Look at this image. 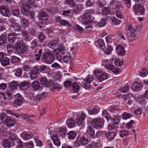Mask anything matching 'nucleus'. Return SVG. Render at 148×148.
I'll return each mask as SVG.
<instances>
[{
  "label": "nucleus",
  "instance_id": "obj_1",
  "mask_svg": "<svg viewBox=\"0 0 148 148\" xmlns=\"http://www.w3.org/2000/svg\"><path fill=\"white\" fill-rule=\"evenodd\" d=\"M104 120L101 118H94L92 120V126L97 129L102 128L104 125Z\"/></svg>",
  "mask_w": 148,
  "mask_h": 148
},
{
  "label": "nucleus",
  "instance_id": "obj_2",
  "mask_svg": "<svg viewBox=\"0 0 148 148\" xmlns=\"http://www.w3.org/2000/svg\"><path fill=\"white\" fill-rule=\"evenodd\" d=\"M133 10L138 15H144L145 13V9L143 3L135 5L133 7Z\"/></svg>",
  "mask_w": 148,
  "mask_h": 148
},
{
  "label": "nucleus",
  "instance_id": "obj_3",
  "mask_svg": "<svg viewBox=\"0 0 148 148\" xmlns=\"http://www.w3.org/2000/svg\"><path fill=\"white\" fill-rule=\"evenodd\" d=\"M42 56L43 60L48 64H51L54 60L53 56L50 52H47L43 54Z\"/></svg>",
  "mask_w": 148,
  "mask_h": 148
},
{
  "label": "nucleus",
  "instance_id": "obj_4",
  "mask_svg": "<svg viewBox=\"0 0 148 148\" xmlns=\"http://www.w3.org/2000/svg\"><path fill=\"white\" fill-rule=\"evenodd\" d=\"M95 75L100 82L106 79L109 77V75L106 73L102 72L101 71L96 70Z\"/></svg>",
  "mask_w": 148,
  "mask_h": 148
},
{
  "label": "nucleus",
  "instance_id": "obj_5",
  "mask_svg": "<svg viewBox=\"0 0 148 148\" xmlns=\"http://www.w3.org/2000/svg\"><path fill=\"white\" fill-rule=\"evenodd\" d=\"M94 77L93 76H89L86 79H83L84 82L82 83L81 86L86 90L88 89L90 87V83L93 80Z\"/></svg>",
  "mask_w": 148,
  "mask_h": 148
},
{
  "label": "nucleus",
  "instance_id": "obj_6",
  "mask_svg": "<svg viewBox=\"0 0 148 148\" xmlns=\"http://www.w3.org/2000/svg\"><path fill=\"white\" fill-rule=\"evenodd\" d=\"M108 5L114 9L123 8L121 2L118 0H112Z\"/></svg>",
  "mask_w": 148,
  "mask_h": 148
},
{
  "label": "nucleus",
  "instance_id": "obj_7",
  "mask_svg": "<svg viewBox=\"0 0 148 148\" xmlns=\"http://www.w3.org/2000/svg\"><path fill=\"white\" fill-rule=\"evenodd\" d=\"M15 99L13 101V104L18 106L21 105L23 103V99L22 96L18 93L15 95Z\"/></svg>",
  "mask_w": 148,
  "mask_h": 148
},
{
  "label": "nucleus",
  "instance_id": "obj_8",
  "mask_svg": "<svg viewBox=\"0 0 148 148\" xmlns=\"http://www.w3.org/2000/svg\"><path fill=\"white\" fill-rule=\"evenodd\" d=\"M39 73L38 71V69L36 66L30 71V77L32 80H33L38 77V75Z\"/></svg>",
  "mask_w": 148,
  "mask_h": 148
},
{
  "label": "nucleus",
  "instance_id": "obj_9",
  "mask_svg": "<svg viewBox=\"0 0 148 148\" xmlns=\"http://www.w3.org/2000/svg\"><path fill=\"white\" fill-rule=\"evenodd\" d=\"M47 16V14L46 12L44 11L40 12L37 17L38 20H39V23H41L42 25H44V23L46 22L47 20L43 19V18Z\"/></svg>",
  "mask_w": 148,
  "mask_h": 148
},
{
  "label": "nucleus",
  "instance_id": "obj_10",
  "mask_svg": "<svg viewBox=\"0 0 148 148\" xmlns=\"http://www.w3.org/2000/svg\"><path fill=\"white\" fill-rule=\"evenodd\" d=\"M10 8L12 15L18 17L20 14L19 9L18 7L14 5L11 4Z\"/></svg>",
  "mask_w": 148,
  "mask_h": 148
},
{
  "label": "nucleus",
  "instance_id": "obj_11",
  "mask_svg": "<svg viewBox=\"0 0 148 148\" xmlns=\"http://www.w3.org/2000/svg\"><path fill=\"white\" fill-rule=\"evenodd\" d=\"M106 68L113 72L115 74H117L119 73V70L114 65L110 64H108L105 66Z\"/></svg>",
  "mask_w": 148,
  "mask_h": 148
},
{
  "label": "nucleus",
  "instance_id": "obj_12",
  "mask_svg": "<svg viewBox=\"0 0 148 148\" xmlns=\"http://www.w3.org/2000/svg\"><path fill=\"white\" fill-rule=\"evenodd\" d=\"M0 13L2 15L7 17L9 16V10L5 6H1L0 8Z\"/></svg>",
  "mask_w": 148,
  "mask_h": 148
},
{
  "label": "nucleus",
  "instance_id": "obj_13",
  "mask_svg": "<svg viewBox=\"0 0 148 148\" xmlns=\"http://www.w3.org/2000/svg\"><path fill=\"white\" fill-rule=\"evenodd\" d=\"M16 123V121L14 119L11 117L9 116L4 123L5 124L7 127H11L15 125Z\"/></svg>",
  "mask_w": 148,
  "mask_h": 148
},
{
  "label": "nucleus",
  "instance_id": "obj_14",
  "mask_svg": "<svg viewBox=\"0 0 148 148\" xmlns=\"http://www.w3.org/2000/svg\"><path fill=\"white\" fill-rule=\"evenodd\" d=\"M29 7L27 4H23L21 6V11L23 14L27 16L29 15Z\"/></svg>",
  "mask_w": 148,
  "mask_h": 148
},
{
  "label": "nucleus",
  "instance_id": "obj_15",
  "mask_svg": "<svg viewBox=\"0 0 148 148\" xmlns=\"http://www.w3.org/2000/svg\"><path fill=\"white\" fill-rule=\"evenodd\" d=\"M40 82L41 84L45 85L46 87L51 86L53 84V81L50 79L48 81L45 77L42 78Z\"/></svg>",
  "mask_w": 148,
  "mask_h": 148
},
{
  "label": "nucleus",
  "instance_id": "obj_16",
  "mask_svg": "<svg viewBox=\"0 0 148 148\" xmlns=\"http://www.w3.org/2000/svg\"><path fill=\"white\" fill-rule=\"evenodd\" d=\"M17 34L14 32L9 33L8 36V39L9 42L13 43L16 39Z\"/></svg>",
  "mask_w": 148,
  "mask_h": 148
},
{
  "label": "nucleus",
  "instance_id": "obj_17",
  "mask_svg": "<svg viewBox=\"0 0 148 148\" xmlns=\"http://www.w3.org/2000/svg\"><path fill=\"white\" fill-rule=\"evenodd\" d=\"M86 117V115L85 114L82 113L79 117L76 119L75 122L78 125H80L84 122V119Z\"/></svg>",
  "mask_w": 148,
  "mask_h": 148
},
{
  "label": "nucleus",
  "instance_id": "obj_18",
  "mask_svg": "<svg viewBox=\"0 0 148 148\" xmlns=\"http://www.w3.org/2000/svg\"><path fill=\"white\" fill-rule=\"evenodd\" d=\"M86 133L92 138H95V130L91 126H88L87 127Z\"/></svg>",
  "mask_w": 148,
  "mask_h": 148
},
{
  "label": "nucleus",
  "instance_id": "obj_19",
  "mask_svg": "<svg viewBox=\"0 0 148 148\" xmlns=\"http://www.w3.org/2000/svg\"><path fill=\"white\" fill-rule=\"evenodd\" d=\"M15 49L16 52L19 54H23L26 52L27 47L26 46L15 47Z\"/></svg>",
  "mask_w": 148,
  "mask_h": 148
},
{
  "label": "nucleus",
  "instance_id": "obj_20",
  "mask_svg": "<svg viewBox=\"0 0 148 148\" xmlns=\"http://www.w3.org/2000/svg\"><path fill=\"white\" fill-rule=\"evenodd\" d=\"M19 87V89L22 90H26L29 87V82L26 81L22 82L20 83Z\"/></svg>",
  "mask_w": 148,
  "mask_h": 148
},
{
  "label": "nucleus",
  "instance_id": "obj_21",
  "mask_svg": "<svg viewBox=\"0 0 148 148\" xmlns=\"http://www.w3.org/2000/svg\"><path fill=\"white\" fill-rule=\"evenodd\" d=\"M82 5L76 4L73 6L72 12L75 14H78L80 13L82 10L81 6Z\"/></svg>",
  "mask_w": 148,
  "mask_h": 148
},
{
  "label": "nucleus",
  "instance_id": "obj_22",
  "mask_svg": "<svg viewBox=\"0 0 148 148\" xmlns=\"http://www.w3.org/2000/svg\"><path fill=\"white\" fill-rule=\"evenodd\" d=\"M51 139L53 141L54 144L57 146H59L60 145V142L58 138V136L56 134H53L51 138Z\"/></svg>",
  "mask_w": 148,
  "mask_h": 148
},
{
  "label": "nucleus",
  "instance_id": "obj_23",
  "mask_svg": "<svg viewBox=\"0 0 148 148\" xmlns=\"http://www.w3.org/2000/svg\"><path fill=\"white\" fill-rule=\"evenodd\" d=\"M0 61L1 65L4 66H8L10 64V59L8 57H4Z\"/></svg>",
  "mask_w": 148,
  "mask_h": 148
},
{
  "label": "nucleus",
  "instance_id": "obj_24",
  "mask_svg": "<svg viewBox=\"0 0 148 148\" xmlns=\"http://www.w3.org/2000/svg\"><path fill=\"white\" fill-rule=\"evenodd\" d=\"M142 87V84L137 82L134 84L131 88L133 90L138 91L141 90Z\"/></svg>",
  "mask_w": 148,
  "mask_h": 148
},
{
  "label": "nucleus",
  "instance_id": "obj_25",
  "mask_svg": "<svg viewBox=\"0 0 148 148\" xmlns=\"http://www.w3.org/2000/svg\"><path fill=\"white\" fill-rule=\"evenodd\" d=\"M21 61L20 58L15 56H12L10 60V63L14 64L19 63Z\"/></svg>",
  "mask_w": 148,
  "mask_h": 148
},
{
  "label": "nucleus",
  "instance_id": "obj_26",
  "mask_svg": "<svg viewBox=\"0 0 148 148\" xmlns=\"http://www.w3.org/2000/svg\"><path fill=\"white\" fill-rule=\"evenodd\" d=\"M7 42L6 36L4 34H2L0 36V46H3Z\"/></svg>",
  "mask_w": 148,
  "mask_h": 148
},
{
  "label": "nucleus",
  "instance_id": "obj_27",
  "mask_svg": "<svg viewBox=\"0 0 148 148\" xmlns=\"http://www.w3.org/2000/svg\"><path fill=\"white\" fill-rule=\"evenodd\" d=\"M95 44L97 47H99L102 49L105 47V44L102 39H99L95 42Z\"/></svg>",
  "mask_w": 148,
  "mask_h": 148
},
{
  "label": "nucleus",
  "instance_id": "obj_28",
  "mask_svg": "<svg viewBox=\"0 0 148 148\" xmlns=\"http://www.w3.org/2000/svg\"><path fill=\"white\" fill-rule=\"evenodd\" d=\"M117 52L119 55L124 56L125 53V51L124 48L121 46H117L116 47Z\"/></svg>",
  "mask_w": 148,
  "mask_h": 148
},
{
  "label": "nucleus",
  "instance_id": "obj_29",
  "mask_svg": "<svg viewBox=\"0 0 148 148\" xmlns=\"http://www.w3.org/2000/svg\"><path fill=\"white\" fill-rule=\"evenodd\" d=\"M38 69V71H40L42 73H46L48 71V68L47 66L45 65H40V66H36Z\"/></svg>",
  "mask_w": 148,
  "mask_h": 148
},
{
  "label": "nucleus",
  "instance_id": "obj_30",
  "mask_svg": "<svg viewBox=\"0 0 148 148\" xmlns=\"http://www.w3.org/2000/svg\"><path fill=\"white\" fill-rule=\"evenodd\" d=\"M99 110V108L98 107L95 106L91 109H88V110L90 114L93 115L98 114Z\"/></svg>",
  "mask_w": 148,
  "mask_h": 148
},
{
  "label": "nucleus",
  "instance_id": "obj_31",
  "mask_svg": "<svg viewBox=\"0 0 148 148\" xmlns=\"http://www.w3.org/2000/svg\"><path fill=\"white\" fill-rule=\"evenodd\" d=\"M3 146L5 148H10L11 147V141L10 138L7 139H5L3 140Z\"/></svg>",
  "mask_w": 148,
  "mask_h": 148
},
{
  "label": "nucleus",
  "instance_id": "obj_32",
  "mask_svg": "<svg viewBox=\"0 0 148 148\" xmlns=\"http://www.w3.org/2000/svg\"><path fill=\"white\" fill-rule=\"evenodd\" d=\"M66 131L65 129L64 128H59L57 133L58 136H59L63 137L66 134Z\"/></svg>",
  "mask_w": 148,
  "mask_h": 148
},
{
  "label": "nucleus",
  "instance_id": "obj_33",
  "mask_svg": "<svg viewBox=\"0 0 148 148\" xmlns=\"http://www.w3.org/2000/svg\"><path fill=\"white\" fill-rule=\"evenodd\" d=\"M66 124L69 128H72L74 127L75 125V122L74 120L72 119H67L66 121Z\"/></svg>",
  "mask_w": 148,
  "mask_h": 148
},
{
  "label": "nucleus",
  "instance_id": "obj_34",
  "mask_svg": "<svg viewBox=\"0 0 148 148\" xmlns=\"http://www.w3.org/2000/svg\"><path fill=\"white\" fill-rule=\"evenodd\" d=\"M32 86L33 89L35 90H39L40 87L39 82L38 81H34L32 82Z\"/></svg>",
  "mask_w": 148,
  "mask_h": 148
},
{
  "label": "nucleus",
  "instance_id": "obj_35",
  "mask_svg": "<svg viewBox=\"0 0 148 148\" xmlns=\"http://www.w3.org/2000/svg\"><path fill=\"white\" fill-rule=\"evenodd\" d=\"M92 17L91 14L90 12H88V11H86L84 14L82 16V18L84 20L89 19H92Z\"/></svg>",
  "mask_w": 148,
  "mask_h": 148
},
{
  "label": "nucleus",
  "instance_id": "obj_36",
  "mask_svg": "<svg viewBox=\"0 0 148 148\" xmlns=\"http://www.w3.org/2000/svg\"><path fill=\"white\" fill-rule=\"evenodd\" d=\"M79 142L82 145L84 146L88 143V140L84 136L80 138Z\"/></svg>",
  "mask_w": 148,
  "mask_h": 148
},
{
  "label": "nucleus",
  "instance_id": "obj_37",
  "mask_svg": "<svg viewBox=\"0 0 148 148\" xmlns=\"http://www.w3.org/2000/svg\"><path fill=\"white\" fill-rule=\"evenodd\" d=\"M58 49L60 53L62 55H64L66 53V51L63 44H60Z\"/></svg>",
  "mask_w": 148,
  "mask_h": 148
},
{
  "label": "nucleus",
  "instance_id": "obj_38",
  "mask_svg": "<svg viewBox=\"0 0 148 148\" xmlns=\"http://www.w3.org/2000/svg\"><path fill=\"white\" fill-rule=\"evenodd\" d=\"M59 44L58 41L57 40H54L49 42L47 44L48 46L50 47H55Z\"/></svg>",
  "mask_w": 148,
  "mask_h": 148
},
{
  "label": "nucleus",
  "instance_id": "obj_39",
  "mask_svg": "<svg viewBox=\"0 0 148 148\" xmlns=\"http://www.w3.org/2000/svg\"><path fill=\"white\" fill-rule=\"evenodd\" d=\"M42 49H37L36 50V51H35V52H38V53L35 54L34 56L35 58V59L37 60H38L40 59V58L41 55L42 53Z\"/></svg>",
  "mask_w": 148,
  "mask_h": 148
},
{
  "label": "nucleus",
  "instance_id": "obj_40",
  "mask_svg": "<svg viewBox=\"0 0 148 148\" xmlns=\"http://www.w3.org/2000/svg\"><path fill=\"white\" fill-rule=\"evenodd\" d=\"M20 116L29 123H32L33 122L32 120L28 118V115H26L25 113H21L20 114Z\"/></svg>",
  "mask_w": 148,
  "mask_h": 148
},
{
  "label": "nucleus",
  "instance_id": "obj_41",
  "mask_svg": "<svg viewBox=\"0 0 148 148\" xmlns=\"http://www.w3.org/2000/svg\"><path fill=\"white\" fill-rule=\"evenodd\" d=\"M112 50L113 49L112 47L110 45H108L104 50V53L105 54L108 55L111 53Z\"/></svg>",
  "mask_w": 148,
  "mask_h": 148
},
{
  "label": "nucleus",
  "instance_id": "obj_42",
  "mask_svg": "<svg viewBox=\"0 0 148 148\" xmlns=\"http://www.w3.org/2000/svg\"><path fill=\"white\" fill-rule=\"evenodd\" d=\"M25 46L23 40L22 39L18 40L16 42L15 44V47H19Z\"/></svg>",
  "mask_w": 148,
  "mask_h": 148
},
{
  "label": "nucleus",
  "instance_id": "obj_43",
  "mask_svg": "<svg viewBox=\"0 0 148 148\" xmlns=\"http://www.w3.org/2000/svg\"><path fill=\"white\" fill-rule=\"evenodd\" d=\"M11 27L13 28V30L15 31H20L21 29V27L16 23L13 25Z\"/></svg>",
  "mask_w": 148,
  "mask_h": 148
},
{
  "label": "nucleus",
  "instance_id": "obj_44",
  "mask_svg": "<svg viewBox=\"0 0 148 148\" xmlns=\"http://www.w3.org/2000/svg\"><path fill=\"white\" fill-rule=\"evenodd\" d=\"M20 21L21 23L22 26L24 28L27 27L29 25V22L28 20L24 18H22L20 20Z\"/></svg>",
  "mask_w": 148,
  "mask_h": 148
},
{
  "label": "nucleus",
  "instance_id": "obj_45",
  "mask_svg": "<svg viewBox=\"0 0 148 148\" xmlns=\"http://www.w3.org/2000/svg\"><path fill=\"white\" fill-rule=\"evenodd\" d=\"M46 36L42 32H40L38 37V39L39 41L41 43H42L45 40Z\"/></svg>",
  "mask_w": 148,
  "mask_h": 148
},
{
  "label": "nucleus",
  "instance_id": "obj_46",
  "mask_svg": "<svg viewBox=\"0 0 148 148\" xmlns=\"http://www.w3.org/2000/svg\"><path fill=\"white\" fill-rule=\"evenodd\" d=\"M121 116L123 119L126 120L131 118L132 115L130 114L125 112L121 114Z\"/></svg>",
  "mask_w": 148,
  "mask_h": 148
},
{
  "label": "nucleus",
  "instance_id": "obj_47",
  "mask_svg": "<svg viewBox=\"0 0 148 148\" xmlns=\"http://www.w3.org/2000/svg\"><path fill=\"white\" fill-rule=\"evenodd\" d=\"M21 136L24 140H28L32 137V135L27 133H22L21 134Z\"/></svg>",
  "mask_w": 148,
  "mask_h": 148
},
{
  "label": "nucleus",
  "instance_id": "obj_48",
  "mask_svg": "<svg viewBox=\"0 0 148 148\" xmlns=\"http://www.w3.org/2000/svg\"><path fill=\"white\" fill-rule=\"evenodd\" d=\"M116 135V133L114 132H109L106 134V136L107 138L110 140L113 139Z\"/></svg>",
  "mask_w": 148,
  "mask_h": 148
},
{
  "label": "nucleus",
  "instance_id": "obj_49",
  "mask_svg": "<svg viewBox=\"0 0 148 148\" xmlns=\"http://www.w3.org/2000/svg\"><path fill=\"white\" fill-rule=\"evenodd\" d=\"M110 13V8L107 7L104 8L102 10V13L104 15H108Z\"/></svg>",
  "mask_w": 148,
  "mask_h": 148
},
{
  "label": "nucleus",
  "instance_id": "obj_50",
  "mask_svg": "<svg viewBox=\"0 0 148 148\" xmlns=\"http://www.w3.org/2000/svg\"><path fill=\"white\" fill-rule=\"evenodd\" d=\"M8 117L6 115L5 113H2L0 115V120L4 123Z\"/></svg>",
  "mask_w": 148,
  "mask_h": 148
},
{
  "label": "nucleus",
  "instance_id": "obj_51",
  "mask_svg": "<svg viewBox=\"0 0 148 148\" xmlns=\"http://www.w3.org/2000/svg\"><path fill=\"white\" fill-rule=\"evenodd\" d=\"M22 73V71L20 68L16 69L14 73V75L17 77H19L21 76Z\"/></svg>",
  "mask_w": 148,
  "mask_h": 148
},
{
  "label": "nucleus",
  "instance_id": "obj_52",
  "mask_svg": "<svg viewBox=\"0 0 148 148\" xmlns=\"http://www.w3.org/2000/svg\"><path fill=\"white\" fill-rule=\"evenodd\" d=\"M22 34L24 40L26 41H29L30 40V38L29 37V35L26 32H23Z\"/></svg>",
  "mask_w": 148,
  "mask_h": 148
},
{
  "label": "nucleus",
  "instance_id": "obj_53",
  "mask_svg": "<svg viewBox=\"0 0 148 148\" xmlns=\"http://www.w3.org/2000/svg\"><path fill=\"white\" fill-rule=\"evenodd\" d=\"M69 139H73L76 137V134L74 131H70L68 134Z\"/></svg>",
  "mask_w": 148,
  "mask_h": 148
},
{
  "label": "nucleus",
  "instance_id": "obj_54",
  "mask_svg": "<svg viewBox=\"0 0 148 148\" xmlns=\"http://www.w3.org/2000/svg\"><path fill=\"white\" fill-rule=\"evenodd\" d=\"M119 136L121 137H123L128 135V132L127 131L124 130H123L119 131Z\"/></svg>",
  "mask_w": 148,
  "mask_h": 148
},
{
  "label": "nucleus",
  "instance_id": "obj_55",
  "mask_svg": "<svg viewBox=\"0 0 148 148\" xmlns=\"http://www.w3.org/2000/svg\"><path fill=\"white\" fill-rule=\"evenodd\" d=\"M9 84V86L10 89L12 90L16 89L17 86L18 85V84L14 81H12Z\"/></svg>",
  "mask_w": 148,
  "mask_h": 148
},
{
  "label": "nucleus",
  "instance_id": "obj_56",
  "mask_svg": "<svg viewBox=\"0 0 148 148\" xmlns=\"http://www.w3.org/2000/svg\"><path fill=\"white\" fill-rule=\"evenodd\" d=\"M77 83H73V90L74 92H78L80 89L79 86L77 84Z\"/></svg>",
  "mask_w": 148,
  "mask_h": 148
},
{
  "label": "nucleus",
  "instance_id": "obj_57",
  "mask_svg": "<svg viewBox=\"0 0 148 148\" xmlns=\"http://www.w3.org/2000/svg\"><path fill=\"white\" fill-rule=\"evenodd\" d=\"M110 119L112 120L115 124H117L119 122V119L118 116L116 115L114 116V117H111V116H110Z\"/></svg>",
  "mask_w": 148,
  "mask_h": 148
},
{
  "label": "nucleus",
  "instance_id": "obj_58",
  "mask_svg": "<svg viewBox=\"0 0 148 148\" xmlns=\"http://www.w3.org/2000/svg\"><path fill=\"white\" fill-rule=\"evenodd\" d=\"M119 90L123 93L127 92L129 90V86L128 85L124 86L123 87L120 88Z\"/></svg>",
  "mask_w": 148,
  "mask_h": 148
},
{
  "label": "nucleus",
  "instance_id": "obj_59",
  "mask_svg": "<svg viewBox=\"0 0 148 148\" xmlns=\"http://www.w3.org/2000/svg\"><path fill=\"white\" fill-rule=\"evenodd\" d=\"M59 24L63 26H70V24L69 21L64 19H62L60 23H59Z\"/></svg>",
  "mask_w": 148,
  "mask_h": 148
},
{
  "label": "nucleus",
  "instance_id": "obj_60",
  "mask_svg": "<svg viewBox=\"0 0 148 148\" xmlns=\"http://www.w3.org/2000/svg\"><path fill=\"white\" fill-rule=\"evenodd\" d=\"M64 3L67 5L73 6L75 3L73 0H66Z\"/></svg>",
  "mask_w": 148,
  "mask_h": 148
},
{
  "label": "nucleus",
  "instance_id": "obj_61",
  "mask_svg": "<svg viewBox=\"0 0 148 148\" xmlns=\"http://www.w3.org/2000/svg\"><path fill=\"white\" fill-rule=\"evenodd\" d=\"M75 29L78 32H81L84 30V29L78 25H76L75 26Z\"/></svg>",
  "mask_w": 148,
  "mask_h": 148
},
{
  "label": "nucleus",
  "instance_id": "obj_62",
  "mask_svg": "<svg viewBox=\"0 0 148 148\" xmlns=\"http://www.w3.org/2000/svg\"><path fill=\"white\" fill-rule=\"evenodd\" d=\"M51 67L56 69H60L61 68L60 65L57 62H55L51 64Z\"/></svg>",
  "mask_w": 148,
  "mask_h": 148
},
{
  "label": "nucleus",
  "instance_id": "obj_63",
  "mask_svg": "<svg viewBox=\"0 0 148 148\" xmlns=\"http://www.w3.org/2000/svg\"><path fill=\"white\" fill-rule=\"evenodd\" d=\"M6 112L8 114H10L14 115L17 118H18L20 116V115H19L18 113H13L10 110H7Z\"/></svg>",
  "mask_w": 148,
  "mask_h": 148
},
{
  "label": "nucleus",
  "instance_id": "obj_64",
  "mask_svg": "<svg viewBox=\"0 0 148 148\" xmlns=\"http://www.w3.org/2000/svg\"><path fill=\"white\" fill-rule=\"evenodd\" d=\"M139 74L142 76H145L148 74V71L145 69H142Z\"/></svg>",
  "mask_w": 148,
  "mask_h": 148
}]
</instances>
